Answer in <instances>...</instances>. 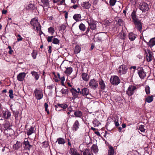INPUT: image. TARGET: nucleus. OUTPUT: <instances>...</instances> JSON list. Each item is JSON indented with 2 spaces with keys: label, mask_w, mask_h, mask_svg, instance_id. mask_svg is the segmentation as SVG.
<instances>
[{
  "label": "nucleus",
  "mask_w": 155,
  "mask_h": 155,
  "mask_svg": "<svg viewBox=\"0 0 155 155\" xmlns=\"http://www.w3.org/2000/svg\"><path fill=\"white\" fill-rule=\"evenodd\" d=\"M134 22L135 27L137 28L138 30L140 31L142 28V25L140 21L138 19Z\"/></svg>",
  "instance_id": "nucleus-11"
},
{
  "label": "nucleus",
  "mask_w": 155,
  "mask_h": 155,
  "mask_svg": "<svg viewBox=\"0 0 155 155\" xmlns=\"http://www.w3.org/2000/svg\"><path fill=\"white\" fill-rule=\"evenodd\" d=\"M131 18L134 21L138 19L137 18L136 13L135 11H133L132 12L131 14Z\"/></svg>",
  "instance_id": "nucleus-35"
},
{
  "label": "nucleus",
  "mask_w": 155,
  "mask_h": 155,
  "mask_svg": "<svg viewBox=\"0 0 155 155\" xmlns=\"http://www.w3.org/2000/svg\"><path fill=\"white\" fill-rule=\"evenodd\" d=\"M81 153L83 152L82 155H91V152L89 150L87 149H85L84 151L80 150Z\"/></svg>",
  "instance_id": "nucleus-26"
},
{
  "label": "nucleus",
  "mask_w": 155,
  "mask_h": 155,
  "mask_svg": "<svg viewBox=\"0 0 155 155\" xmlns=\"http://www.w3.org/2000/svg\"><path fill=\"white\" fill-rule=\"evenodd\" d=\"M110 24V22L108 20H106L104 21V25L106 26H109Z\"/></svg>",
  "instance_id": "nucleus-61"
},
{
  "label": "nucleus",
  "mask_w": 155,
  "mask_h": 155,
  "mask_svg": "<svg viewBox=\"0 0 155 155\" xmlns=\"http://www.w3.org/2000/svg\"><path fill=\"white\" fill-rule=\"evenodd\" d=\"M71 91L74 97V98H75L78 97L79 93H78L77 91L75 89L73 88H72L71 90Z\"/></svg>",
  "instance_id": "nucleus-14"
},
{
  "label": "nucleus",
  "mask_w": 155,
  "mask_h": 155,
  "mask_svg": "<svg viewBox=\"0 0 155 155\" xmlns=\"http://www.w3.org/2000/svg\"><path fill=\"white\" fill-rule=\"evenodd\" d=\"M99 86L101 89H104L105 87V84L102 80H100L99 81Z\"/></svg>",
  "instance_id": "nucleus-28"
},
{
  "label": "nucleus",
  "mask_w": 155,
  "mask_h": 155,
  "mask_svg": "<svg viewBox=\"0 0 155 155\" xmlns=\"http://www.w3.org/2000/svg\"><path fill=\"white\" fill-rule=\"evenodd\" d=\"M114 151L113 147L110 146L109 147L108 150V154L109 155H114Z\"/></svg>",
  "instance_id": "nucleus-34"
},
{
  "label": "nucleus",
  "mask_w": 155,
  "mask_h": 155,
  "mask_svg": "<svg viewBox=\"0 0 155 155\" xmlns=\"http://www.w3.org/2000/svg\"><path fill=\"white\" fill-rule=\"evenodd\" d=\"M73 18L76 21H79L81 19V15L80 14H75L73 16Z\"/></svg>",
  "instance_id": "nucleus-27"
},
{
  "label": "nucleus",
  "mask_w": 155,
  "mask_h": 155,
  "mask_svg": "<svg viewBox=\"0 0 155 155\" xmlns=\"http://www.w3.org/2000/svg\"><path fill=\"white\" fill-rule=\"evenodd\" d=\"M89 93V90L87 88L84 87L81 90V94H82L83 96H87L88 94Z\"/></svg>",
  "instance_id": "nucleus-15"
},
{
  "label": "nucleus",
  "mask_w": 155,
  "mask_h": 155,
  "mask_svg": "<svg viewBox=\"0 0 155 155\" xmlns=\"http://www.w3.org/2000/svg\"><path fill=\"white\" fill-rule=\"evenodd\" d=\"M37 18H34L32 19L30 22V23L32 26L35 25H40L39 23L38 22Z\"/></svg>",
  "instance_id": "nucleus-25"
},
{
  "label": "nucleus",
  "mask_w": 155,
  "mask_h": 155,
  "mask_svg": "<svg viewBox=\"0 0 155 155\" xmlns=\"http://www.w3.org/2000/svg\"><path fill=\"white\" fill-rule=\"evenodd\" d=\"M116 2V0H110V5L111 6H114L115 5Z\"/></svg>",
  "instance_id": "nucleus-51"
},
{
  "label": "nucleus",
  "mask_w": 155,
  "mask_h": 155,
  "mask_svg": "<svg viewBox=\"0 0 155 155\" xmlns=\"http://www.w3.org/2000/svg\"><path fill=\"white\" fill-rule=\"evenodd\" d=\"M55 110L57 111H60L62 110L60 106V104H57L56 105H55Z\"/></svg>",
  "instance_id": "nucleus-44"
},
{
  "label": "nucleus",
  "mask_w": 155,
  "mask_h": 155,
  "mask_svg": "<svg viewBox=\"0 0 155 155\" xmlns=\"http://www.w3.org/2000/svg\"><path fill=\"white\" fill-rule=\"evenodd\" d=\"M48 52L49 54H51V46H49L48 47Z\"/></svg>",
  "instance_id": "nucleus-64"
},
{
  "label": "nucleus",
  "mask_w": 155,
  "mask_h": 155,
  "mask_svg": "<svg viewBox=\"0 0 155 155\" xmlns=\"http://www.w3.org/2000/svg\"><path fill=\"white\" fill-rule=\"evenodd\" d=\"M35 131V128L33 127H31L28 130L27 133V134L28 136L31 135L34 133Z\"/></svg>",
  "instance_id": "nucleus-18"
},
{
  "label": "nucleus",
  "mask_w": 155,
  "mask_h": 155,
  "mask_svg": "<svg viewBox=\"0 0 155 155\" xmlns=\"http://www.w3.org/2000/svg\"><path fill=\"white\" fill-rule=\"evenodd\" d=\"M37 54L36 52H35L34 51L31 53V56L33 58L35 59H36V58Z\"/></svg>",
  "instance_id": "nucleus-52"
},
{
  "label": "nucleus",
  "mask_w": 155,
  "mask_h": 155,
  "mask_svg": "<svg viewBox=\"0 0 155 155\" xmlns=\"http://www.w3.org/2000/svg\"><path fill=\"white\" fill-rule=\"evenodd\" d=\"M90 29L92 30H94L97 27V22L94 20L92 18H89L87 21Z\"/></svg>",
  "instance_id": "nucleus-1"
},
{
  "label": "nucleus",
  "mask_w": 155,
  "mask_h": 155,
  "mask_svg": "<svg viewBox=\"0 0 155 155\" xmlns=\"http://www.w3.org/2000/svg\"><path fill=\"white\" fill-rule=\"evenodd\" d=\"M110 81L111 84L115 85H118L120 81L119 77L117 76H112Z\"/></svg>",
  "instance_id": "nucleus-2"
},
{
  "label": "nucleus",
  "mask_w": 155,
  "mask_h": 155,
  "mask_svg": "<svg viewBox=\"0 0 155 155\" xmlns=\"http://www.w3.org/2000/svg\"><path fill=\"white\" fill-rule=\"evenodd\" d=\"M48 30L49 33H51V35H53L54 32V28L52 27L48 28Z\"/></svg>",
  "instance_id": "nucleus-43"
},
{
  "label": "nucleus",
  "mask_w": 155,
  "mask_h": 155,
  "mask_svg": "<svg viewBox=\"0 0 155 155\" xmlns=\"http://www.w3.org/2000/svg\"><path fill=\"white\" fill-rule=\"evenodd\" d=\"M71 155H81L77 150L73 148L70 149Z\"/></svg>",
  "instance_id": "nucleus-30"
},
{
  "label": "nucleus",
  "mask_w": 155,
  "mask_h": 155,
  "mask_svg": "<svg viewBox=\"0 0 155 155\" xmlns=\"http://www.w3.org/2000/svg\"><path fill=\"white\" fill-rule=\"evenodd\" d=\"M147 51L148 53H147L146 51H145V52L146 54H147V61L150 62L151 61L153 58V56L152 55V53L150 50L147 49Z\"/></svg>",
  "instance_id": "nucleus-10"
},
{
  "label": "nucleus",
  "mask_w": 155,
  "mask_h": 155,
  "mask_svg": "<svg viewBox=\"0 0 155 155\" xmlns=\"http://www.w3.org/2000/svg\"><path fill=\"white\" fill-rule=\"evenodd\" d=\"M5 130H7L8 129H10V125L9 122H7L4 125Z\"/></svg>",
  "instance_id": "nucleus-40"
},
{
  "label": "nucleus",
  "mask_w": 155,
  "mask_h": 155,
  "mask_svg": "<svg viewBox=\"0 0 155 155\" xmlns=\"http://www.w3.org/2000/svg\"><path fill=\"white\" fill-rule=\"evenodd\" d=\"M114 124L117 127L119 125V124L118 121H117L116 120L114 122Z\"/></svg>",
  "instance_id": "nucleus-62"
},
{
  "label": "nucleus",
  "mask_w": 155,
  "mask_h": 155,
  "mask_svg": "<svg viewBox=\"0 0 155 155\" xmlns=\"http://www.w3.org/2000/svg\"><path fill=\"white\" fill-rule=\"evenodd\" d=\"M58 142L59 144H63L65 143V141L64 139L62 138H59L57 139L56 142Z\"/></svg>",
  "instance_id": "nucleus-32"
},
{
  "label": "nucleus",
  "mask_w": 155,
  "mask_h": 155,
  "mask_svg": "<svg viewBox=\"0 0 155 155\" xmlns=\"http://www.w3.org/2000/svg\"><path fill=\"white\" fill-rule=\"evenodd\" d=\"M74 115L76 117L81 118L83 116V113L81 111L78 110L74 112Z\"/></svg>",
  "instance_id": "nucleus-23"
},
{
  "label": "nucleus",
  "mask_w": 155,
  "mask_h": 155,
  "mask_svg": "<svg viewBox=\"0 0 155 155\" xmlns=\"http://www.w3.org/2000/svg\"><path fill=\"white\" fill-rule=\"evenodd\" d=\"M145 91L147 95H148L150 93V88L148 85H146L145 87Z\"/></svg>",
  "instance_id": "nucleus-37"
},
{
  "label": "nucleus",
  "mask_w": 155,
  "mask_h": 155,
  "mask_svg": "<svg viewBox=\"0 0 155 155\" xmlns=\"http://www.w3.org/2000/svg\"><path fill=\"white\" fill-rule=\"evenodd\" d=\"M138 74L141 78L143 79L146 76V73L142 68H138Z\"/></svg>",
  "instance_id": "nucleus-8"
},
{
  "label": "nucleus",
  "mask_w": 155,
  "mask_h": 155,
  "mask_svg": "<svg viewBox=\"0 0 155 155\" xmlns=\"http://www.w3.org/2000/svg\"><path fill=\"white\" fill-rule=\"evenodd\" d=\"M137 89L136 86L132 85L129 86L127 91V94L129 96H131L134 93V91Z\"/></svg>",
  "instance_id": "nucleus-3"
},
{
  "label": "nucleus",
  "mask_w": 155,
  "mask_h": 155,
  "mask_svg": "<svg viewBox=\"0 0 155 155\" xmlns=\"http://www.w3.org/2000/svg\"><path fill=\"white\" fill-rule=\"evenodd\" d=\"M117 24L120 26L121 25L123 24L122 20L120 19H119L117 21Z\"/></svg>",
  "instance_id": "nucleus-59"
},
{
  "label": "nucleus",
  "mask_w": 155,
  "mask_h": 155,
  "mask_svg": "<svg viewBox=\"0 0 155 155\" xmlns=\"http://www.w3.org/2000/svg\"><path fill=\"white\" fill-rule=\"evenodd\" d=\"M43 147L44 148L47 147L48 146V144L47 142H44L43 143Z\"/></svg>",
  "instance_id": "nucleus-55"
},
{
  "label": "nucleus",
  "mask_w": 155,
  "mask_h": 155,
  "mask_svg": "<svg viewBox=\"0 0 155 155\" xmlns=\"http://www.w3.org/2000/svg\"><path fill=\"white\" fill-rule=\"evenodd\" d=\"M61 108L62 109V110H64L66 109L67 108H68V105L67 104H60Z\"/></svg>",
  "instance_id": "nucleus-47"
},
{
  "label": "nucleus",
  "mask_w": 155,
  "mask_h": 155,
  "mask_svg": "<svg viewBox=\"0 0 155 155\" xmlns=\"http://www.w3.org/2000/svg\"><path fill=\"white\" fill-rule=\"evenodd\" d=\"M61 81V83L62 85H63L64 84V81L65 80V78L64 76H63L62 77H61L60 78Z\"/></svg>",
  "instance_id": "nucleus-58"
},
{
  "label": "nucleus",
  "mask_w": 155,
  "mask_h": 155,
  "mask_svg": "<svg viewBox=\"0 0 155 155\" xmlns=\"http://www.w3.org/2000/svg\"><path fill=\"white\" fill-rule=\"evenodd\" d=\"M120 35H123V37L122 36H121V37L120 38L122 39H124V38L126 36V34H125V33H124L123 31H121L120 32Z\"/></svg>",
  "instance_id": "nucleus-54"
},
{
  "label": "nucleus",
  "mask_w": 155,
  "mask_h": 155,
  "mask_svg": "<svg viewBox=\"0 0 155 155\" xmlns=\"http://www.w3.org/2000/svg\"><path fill=\"white\" fill-rule=\"evenodd\" d=\"M54 37L53 36L48 37L47 39L48 41V42H51L52 41V39Z\"/></svg>",
  "instance_id": "nucleus-56"
},
{
  "label": "nucleus",
  "mask_w": 155,
  "mask_h": 155,
  "mask_svg": "<svg viewBox=\"0 0 155 155\" xmlns=\"http://www.w3.org/2000/svg\"><path fill=\"white\" fill-rule=\"evenodd\" d=\"M21 146V143L20 142L17 141L16 144L13 145V148L15 150H17L20 148Z\"/></svg>",
  "instance_id": "nucleus-22"
},
{
  "label": "nucleus",
  "mask_w": 155,
  "mask_h": 155,
  "mask_svg": "<svg viewBox=\"0 0 155 155\" xmlns=\"http://www.w3.org/2000/svg\"><path fill=\"white\" fill-rule=\"evenodd\" d=\"M3 117L5 119H8L11 116V113L8 111H6L3 113Z\"/></svg>",
  "instance_id": "nucleus-17"
},
{
  "label": "nucleus",
  "mask_w": 155,
  "mask_h": 155,
  "mask_svg": "<svg viewBox=\"0 0 155 155\" xmlns=\"http://www.w3.org/2000/svg\"><path fill=\"white\" fill-rule=\"evenodd\" d=\"M66 68L64 72L67 74L70 75L73 71L72 68L71 67Z\"/></svg>",
  "instance_id": "nucleus-31"
},
{
  "label": "nucleus",
  "mask_w": 155,
  "mask_h": 155,
  "mask_svg": "<svg viewBox=\"0 0 155 155\" xmlns=\"http://www.w3.org/2000/svg\"><path fill=\"white\" fill-rule=\"evenodd\" d=\"M139 8L143 12L147 11L149 8L148 4L145 2L141 3L139 6Z\"/></svg>",
  "instance_id": "nucleus-7"
},
{
  "label": "nucleus",
  "mask_w": 155,
  "mask_h": 155,
  "mask_svg": "<svg viewBox=\"0 0 155 155\" xmlns=\"http://www.w3.org/2000/svg\"><path fill=\"white\" fill-rule=\"evenodd\" d=\"M33 26L34 28H35L36 30L37 31H38L39 30H41V26L40 25H33Z\"/></svg>",
  "instance_id": "nucleus-48"
},
{
  "label": "nucleus",
  "mask_w": 155,
  "mask_h": 155,
  "mask_svg": "<svg viewBox=\"0 0 155 155\" xmlns=\"http://www.w3.org/2000/svg\"><path fill=\"white\" fill-rule=\"evenodd\" d=\"M37 18H34L32 19L30 22V23L32 26L35 25H40L39 23L38 22Z\"/></svg>",
  "instance_id": "nucleus-24"
},
{
  "label": "nucleus",
  "mask_w": 155,
  "mask_h": 155,
  "mask_svg": "<svg viewBox=\"0 0 155 155\" xmlns=\"http://www.w3.org/2000/svg\"><path fill=\"white\" fill-rule=\"evenodd\" d=\"M61 30H64L66 28V25L65 24L62 25L60 27Z\"/></svg>",
  "instance_id": "nucleus-60"
},
{
  "label": "nucleus",
  "mask_w": 155,
  "mask_h": 155,
  "mask_svg": "<svg viewBox=\"0 0 155 155\" xmlns=\"http://www.w3.org/2000/svg\"><path fill=\"white\" fill-rule=\"evenodd\" d=\"M13 91L12 90H9V96L12 99L14 97L13 96Z\"/></svg>",
  "instance_id": "nucleus-50"
},
{
  "label": "nucleus",
  "mask_w": 155,
  "mask_h": 155,
  "mask_svg": "<svg viewBox=\"0 0 155 155\" xmlns=\"http://www.w3.org/2000/svg\"><path fill=\"white\" fill-rule=\"evenodd\" d=\"M148 45L150 48L155 45V38H152L150 39Z\"/></svg>",
  "instance_id": "nucleus-21"
},
{
  "label": "nucleus",
  "mask_w": 155,
  "mask_h": 155,
  "mask_svg": "<svg viewBox=\"0 0 155 155\" xmlns=\"http://www.w3.org/2000/svg\"><path fill=\"white\" fill-rule=\"evenodd\" d=\"M91 150L95 153L98 152V149L96 145H93L91 147Z\"/></svg>",
  "instance_id": "nucleus-36"
},
{
  "label": "nucleus",
  "mask_w": 155,
  "mask_h": 155,
  "mask_svg": "<svg viewBox=\"0 0 155 155\" xmlns=\"http://www.w3.org/2000/svg\"><path fill=\"white\" fill-rule=\"evenodd\" d=\"M81 6L84 8L87 9L89 8L91 6V4L89 2H84L81 4Z\"/></svg>",
  "instance_id": "nucleus-16"
},
{
  "label": "nucleus",
  "mask_w": 155,
  "mask_h": 155,
  "mask_svg": "<svg viewBox=\"0 0 155 155\" xmlns=\"http://www.w3.org/2000/svg\"><path fill=\"white\" fill-rule=\"evenodd\" d=\"M89 84V87L92 89H95L98 87V83L97 81L94 79L90 80Z\"/></svg>",
  "instance_id": "nucleus-6"
},
{
  "label": "nucleus",
  "mask_w": 155,
  "mask_h": 155,
  "mask_svg": "<svg viewBox=\"0 0 155 155\" xmlns=\"http://www.w3.org/2000/svg\"><path fill=\"white\" fill-rule=\"evenodd\" d=\"M144 126L143 125H141L139 127V129L142 132H144L145 130L144 128Z\"/></svg>",
  "instance_id": "nucleus-49"
},
{
  "label": "nucleus",
  "mask_w": 155,
  "mask_h": 155,
  "mask_svg": "<svg viewBox=\"0 0 155 155\" xmlns=\"http://www.w3.org/2000/svg\"><path fill=\"white\" fill-rule=\"evenodd\" d=\"M128 36L129 39L131 41H133L136 38L137 35L132 32H130Z\"/></svg>",
  "instance_id": "nucleus-19"
},
{
  "label": "nucleus",
  "mask_w": 155,
  "mask_h": 155,
  "mask_svg": "<svg viewBox=\"0 0 155 155\" xmlns=\"http://www.w3.org/2000/svg\"><path fill=\"white\" fill-rule=\"evenodd\" d=\"M26 74L25 72L20 73L17 76V80L20 81H23L25 77Z\"/></svg>",
  "instance_id": "nucleus-9"
},
{
  "label": "nucleus",
  "mask_w": 155,
  "mask_h": 155,
  "mask_svg": "<svg viewBox=\"0 0 155 155\" xmlns=\"http://www.w3.org/2000/svg\"><path fill=\"white\" fill-rule=\"evenodd\" d=\"M81 51V48L78 46H77L75 47L74 49V53L76 54H77L80 52Z\"/></svg>",
  "instance_id": "nucleus-39"
},
{
  "label": "nucleus",
  "mask_w": 155,
  "mask_h": 155,
  "mask_svg": "<svg viewBox=\"0 0 155 155\" xmlns=\"http://www.w3.org/2000/svg\"><path fill=\"white\" fill-rule=\"evenodd\" d=\"M35 94L36 99L38 100L41 99L43 97V93L41 90L36 89L35 91Z\"/></svg>",
  "instance_id": "nucleus-5"
},
{
  "label": "nucleus",
  "mask_w": 155,
  "mask_h": 155,
  "mask_svg": "<svg viewBox=\"0 0 155 155\" xmlns=\"http://www.w3.org/2000/svg\"><path fill=\"white\" fill-rule=\"evenodd\" d=\"M83 79L85 81H88L89 77L88 74L85 73H83L81 75Z\"/></svg>",
  "instance_id": "nucleus-29"
},
{
  "label": "nucleus",
  "mask_w": 155,
  "mask_h": 155,
  "mask_svg": "<svg viewBox=\"0 0 155 155\" xmlns=\"http://www.w3.org/2000/svg\"><path fill=\"white\" fill-rule=\"evenodd\" d=\"M30 74L34 78L36 81L38 80L39 78L40 75L39 73L34 71H31Z\"/></svg>",
  "instance_id": "nucleus-12"
},
{
  "label": "nucleus",
  "mask_w": 155,
  "mask_h": 155,
  "mask_svg": "<svg viewBox=\"0 0 155 155\" xmlns=\"http://www.w3.org/2000/svg\"><path fill=\"white\" fill-rule=\"evenodd\" d=\"M22 38L21 36L20 35H17V41H22Z\"/></svg>",
  "instance_id": "nucleus-57"
},
{
  "label": "nucleus",
  "mask_w": 155,
  "mask_h": 155,
  "mask_svg": "<svg viewBox=\"0 0 155 155\" xmlns=\"http://www.w3.org/2000/svg\"><path fill=\"white\" fill-rule=\"evenodd\" d=\"M68 109L70 112H72L73 111V110L71 106L69 107H68Z\"/></svg>",
  "instance_id": "nucleus-63"
},
{
  "label": "nucleus",
  "mask_w": 155,
  "mask_h": 155,
  "mask_svg": "<svg viewBox=\"0 0 155 155\" xmlns=\"http://www.w3.org/2000/svg\"><path fill=\"white\" fill-rule=\"evenodd\" d=\"M52 42L55 44H58L59 43V40L57 38L54 37L52 39Z\"/></svg>",
  "instance_id": "nucleus-42"
},
{
  "label": "nucleus",
  "mask_w": 155,
  "mask_h": 155,
  "mask_svg": "<svg viewBox=\"0 0 155 155\" xmlns=\"http://www.w3.org/2000/svg\"><path fill=\"white\" fill-rule=\"evenodd\" d=\"M127 70V68L126 65H122L118 68V73L121 75L125 74Z\"/></svg>",
  "instance_id": "nucleus-4"
},
{
  "label": "nucleus",
  "mask_w": 155,
  "mask_h": 155,
  "mask_svg": "<svg viewBox=\"0 0 155 155\" xmlns=\"http://www.w3.org/2000/svg\"><path fill=\"white\" fill-rule=\"evenodd\" d=\"M34 6L33 5L31 4H29L27 5L26 6V8L27 9L31 10L33 9Z\"/></svg>",
  "instance_id": "nucleus-41"
},
{
  "label": "nucleus",
  "mask_w": 155,
  "mask_h": 155,
  "mask_svg": "<svg viewBox=\"0 0 155 155\" xmlns=\"http://www.w3.org/2000/svg\"><path fill=\"white\" fill-rule=\"evenodd\" d=\"M79 126L80 124L78 121L76 120L73 124L72 129L76 131L79 129Z\"/></svg>",
  "instance_id": "nucleus-13"
},
{
  "label": "nucleus",
  "mask_w": 155,
  "mask_h": 155,
  "mask_svg": "<svg viewBox=\"0 0 155 155\" xmlns=\"http://www.w3.org/2000/svg\"><path fill=\"white\" fill-rule=\"evenodd\" d=\"M24 144L26 149H29L31 147V145L30 144L29 142L28 141L27 139H25L24 142Z\"/></svg>",
  "instance_id": "nucleus-20"
},
{
  "label": "nucleus",
  "mask_w": 155,
  "mask_h": 155,
  "mask_svg": "<svg viewBox=\"0 0 155 155\" xmlns=\"http://www.w3.org/2000/svg\"><path fill=\"white\" fill-rule=\"evenodd\" d=\"M61 92L63 94H66L68 93V90L67 88H63L61 90Z\"/></svg>",
  "instance_id": "nucleus-45"
},
{
  "label": "nucleus",
  "mask_w": 155,
  "mask_h": 155,
  "mask_svg": "<svg viewBox=\"0 0 155 155\" xmlns=\"http://www.w3.org/2000/svg\"><path fill=\"white\" fill-rule=\"evenodd\" d=\"M153 100V96H148L146 98L145 101L147 103H150Z\"/></svg>",
  "instance_id": "nucleus-33"
},
{
  "label": "nucleus",
  "mask_w": 155,
  "mask_h": 155,
  "mask_svg": "<svg viewBox=\"0 0 155 155\" xmlns=\"http://www.w3.org/2000/svg\"><path fill=\"white\" fill-rule=\"evenodd\" d=\"M93 124L94 125V127H98L100 124V122L96 120H95L93 121Z\"/></svg>",
  "instance_id": "nucleus-46"
},
{
  "label": "nucleus",
  "mask_w": 155,
  "mask_h": 155,
  "mask_svg": "<svg viewBox=\"0 0 155 155\" xmlns=\"http://www.w3.org/2000/svg\"><path fill=\"white\" fill-rule=\"evenodd\" d=\"M42 2L47 6L49 4V0H41Z\"/></svg>",
  "instance_id": "nucleus-53"
},
{
  "label": "nucleus",
  "mask_w": 155,
  "mask_h": 155,
  "mask_svg": "<svg viewBox=\"0 0 155 155\" xmlns=\"http://www.w3.org/2000/svg\"><path fill=\"white\" fill-rule=\"evenodd\" d=\"M79 27L80 29L82 31H84L86 29L85 25L82 23L80 24Z\"/></svg>",
  "instance_id": "nucleus-38"
}]
</instances>
